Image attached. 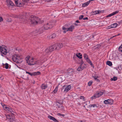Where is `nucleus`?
I'll use <instances>...</instances> for the list:
<instances>
[{"label":"nucleus","mask_w":122,"mask_h":122,"mask_svg":"<svg viewBox=\"0 0 122 122\" xmlns=\"http://www.w3.org/2000/svg\"><path fill=\"white\" fill-rule=\"evenodd\" d=\"M90 0L89 1H88V2H89V3H90V2L91 1H93V0Z\"/></svg>","instance_id":"obj_60"},{"label":"nucleus","mask_w":122,"mask_h":122,"mask_svg":"<svg viewBox=\"0 0 122 122\" xmlns=\"http://www.w3.org/2000/svg\"><path fill=\"white\" fill-rule=\"evenodd\" d=\"M74 28V26L73 25H71L68 28H66L65 27H63L62 28L63 30H66L67 31H72Z\"/></svg>","instance_id":"obj_10"},{"label":"nucleus","mask_w":122,"mask_h":122,"mask_svg":"<svg viewBox=\"0 0 122 122\" xmlns=\"http://www.w3.org/2000/svg\"><path fill=\"white\" fill-rule=\"evenodd\" d=\"M92 81H90L89 82H88V85L89 86H91L92 85Z\"/></svg>","instance_id":"obj_40"},{"label":"nucleus","mask_w":122,"mask_h":122,"mask_svg":"<svg viewBox=\"0 0 122 122\" xmlns=\"http://www.w3.org/2000/svg\"><path fill=\"white\" fill-rule=\"evenodd\" d=\"M45 30L43 26L41 28H40L39 30L38 31H36V32H37L39 34H40L42 33L44 31V30Z\"/></svg>","instance_id":"obj_13"},{"label":"nucleus","mask_w":122,"mask_h":122,"mask_svg":"<svg viewBox=\"0 0 122 122\" xmlns=\"http://www.w3.org/2000/svg\"><path fill=\"white\" fill-rule=\"evenodd\" d=\"M119 50L120 51L122 52V44L119 48Z\"/></svg>","instance_id":"obj_36"},{"label":"nucleus","mask_w":122,"mask_h":122,"mask_svg":"<svg viewBox=\"0 0 122 122\" xmlns=\"http://www.w3.org/2000/svg\"><path fill=\"white\" fill-rule=\"evenodd\" d=\"M5 109V110L7 111H8V110L9 109V108L7 107Z\"/></svg>","instance_id":"obj_49"},{"label":"nucleus","mask_w":122,"mask_h":122,"mask_svg":"<svg viewBox=\"0 0 122 122\" xmlns=\"http://www.w3.org/2000/svg\"><path fill=\"white\" fill-rule=\"evenodd\" d=\"M47 86L46 85L44 84H43L41 86V88L42 89H45L47 88Z\"/></svg>","instance_id":"obj_20"},{"label":"nucleus","mask_w":122,"mask_h":122,"mask_svg":"<svg viewBox=\"0 0 122 122\" xmlns=\"http://www.w3.org/2000/svg\"><path fill=\"white\" fill-rule=\"evenodd\" d=\"M8 63H6L5 64V68L6 69H7L8 68Z\"/></svg>","instance_id":"obj_41"},{"label":"nucleus","mask_w":122,"mask_h":122,"mask_svg":"<svg viewBox=\"0 0 122 122\" xmlns=\"http://www.w3.org/2000/svg\"><path fill=\"white\" fill-rule=\"evenodd\" d=\"M7 5L9 6H14V4L12 1L10 0H7Z\"/></svg>","instance_id":"obj_14"},{"label":"nucleus","mask_w":122,"mask_h":122,"mask_svg":"<svg viewBox=\"0 0 122 122\" xmlns=\"http://www.w3.org/2000/svg\"><path fill=\"white\" fill-rule=\"evenodd\" d=\"M0 52L1 53V55L2 56H3V54L6 55L7 53H8V52L6 48L4 47H2L1 46L0 50Z\"/></svg>","instance_id":"obj_7"},{"label":"nucleus","mask_w":122,"mask_h":122,"mask_svg":"<svg viewBox=\"0 0 122 122\" xmlns=\"http://www.w3.org/2000/svg\"><path fill=\"white\" fill-rule=\"evenodd\" d=\"M103 94V92H97L96 94V97H99L101 96Z\"/></svg>","instance_id":"obj_19"},{"label":"nucleus","mask_w":122,"mask_h":122,"mask_svg":"<svg viewBox=\"0 0 122 122\" xmlns=\"http://www.w3.org/2000/svg\"><path fill=\"white\" fill-rule=\"evenodd\" d=\"M92 77L95 80L97 81H100L99 80L97 79V78H98V76H93Z\"/></svg>","instance_id":"obj_27"},{"label":"nucleus","mask_w":122,"mask_h":122,"mask_svg":"<svg viewBox=\"0 0 122 122\" xmlns=\"http://www.w3.org/2000/svg\"><path fill=\"white\" fill-rule=\"evenodd\" d=\"M61 114L60 113H59L58 114V115H59V116H61Z\"/></svg>","instance_id":"obj_59"},{"label":"nucleus","mask_w":122,"mask_h":122,"mask_svg":"<svg viewBox=\"0 0 122 122\" xmlns=\"http://www.w3.org/2000/svg\"><path fill=\"white\" fill-rule=\"evenodd\" d=\"M86 61L89 63L91 66H92L93 65V64L91 61L88 58V55L86 54H85L83 55Z\"/></svg>","instance_id":"obj_9"},{"label":"nucleus","mask_w":122,"mask_h":122,"mask_svg":"<svg viewBox=\"0 0 122 122\" xmlns=\"http://www.w3.org/2000/svg\"><path fill=\"white\" fill-rule=\"evenodd\" d=\"M6 117L7 118L10 119H11V118H10V115H7L6 116Z\"/></svg>","instance_id":"obj_44"},{"label":"nucleus","mask_w":122,"mask_h":122,"mask_svg":"<svg viewBox=\"0 0 122 122\" xmlns=\"http://www.w3.org/2000/svg\"><path fill=\"white\" fill-rule=\"evenodd\" d=\"M53 23L52 22H49L45 24L43 27L45 30H47L52 27L53 26Z\"/></svg>","instance_id":"obj_3"},{"label":"nucleus","mask_w":122,"mask_h":122,"mask_svg":"<svg viewBox=\"0 0 122 122\" xmlns=\"http://www.w3.org/2000/svg\"><path fill=\"white\" fill-rule=\"evenodd\" d=\"M61 116H63L64 117L65 116V115L64 114H61Z\"/></svg>","instance_id":"obj_62"},{"label":"nucleus","mask_w":122,"mask_h":122,"mask_svg":"<svg viewBox=\"0 0 122 122\" xmlns=\"http://www.w3.org/2000/svg\"><path fill=\"white\" fill-rule=\"evenodd\" d=\"M2 105L4 107V109L6 108L7 107L6 106V105H5L4 104V105Z\"/></svg>","instance_id":"obj_48"},{"label":"nucleus","mask_w":122,"mask_h":122,"mask_svg":"<svg viewBox=\"0 0 122 122\" xmlns=\"http://www.w3.org/2000/svg\"><path fill=\"white\" fill-rule=\"evenodd\" d=\"M117 23H114L110 25L109 26H108V27H109V29L110 28H114L116 27L117 26Z\"/></svg>","instance_id":"obj_18"},{"label":"nucleus","mask_w":122,"mask_h":122,"mask_svg":"<svg viewBox=\"0 0 122 122\" xmlns=\"http://www.w3.org/2000/svg\"><path fill=\"white\" fill-rule=\"evenodd\" d=\"M12 58L13 61L17 64H18L21 62V58L20 56L18 55H14L12 56Z\"/></svg>","instance_id":"obj_2"},{"label":"nucleus","mask_w":122,"mask_h":122,"mask_svg":"<svg viewBox=\"0 0 122 122\" xmlns=\"http://www.w3.org/2000/svg\"><path fill=\"white\" fill-rule=\"evenodd\" d=\"M3 19L2 17L0 16V22H1L2 21H3Z\"/></svg>","instance_id":"obj_46"},{"label":"nucleus","mask_w":122,"mask_h":122,"mask_svg":"<svg viewBox=\"0 0 122 122\" xmlns=\"http://www.w3.org/2000/svg\"><path fill=\"white\" fill-rule=\"evenodd\" d=\"M66 86H63L61 89V91H62L64 90V89H65Z\"/></svg>","instance_id":"obj_42"},{"label":"nucleus","mask_w":122,"mask_h":122,"mask_svg":"<svg viewBox=\"0 0 122 122\" xmlns=\"http://www.w3.org/2000/svg\"><path fill=\"white\" fill-rule=\"evenodd\" d=\"M15 17L16 18H19L20 19V20L23 21H24L25 20H26V16L25 15H23L20 16L16 15L15 16Z\"/></svg>","instance_id":"obj_6"},{"label":"nucleus","mask_w":122,"mask_h":122,"mask_svg":"<svg viewBox=\"0 0 122 122\" xmlns=\"http://www.w3.org/2000/svg\"><path fill=\"white\" fill-rule=\"evenodd\" d=\"M58 90V87H56L55 89L54 90V92H56Z\"/></svg>","instance_id":"obj_45"},{"label":"nucleus","mask_w":122,"mask_h":122,"mask_svg":"<svg viewBox=\"0 0 122 122\" xmlns=\"http://www.w3.org/2000/svg\"><path fill=\"white\" fill-rule=\"evenodd\" d=\"M14 118H11V119H10V120L11 121H13L14 120Z\"/></svg>","instance_id":"obj_53"},{"label":"nucleus","mask_w":122,"mask_h":122,"mask_svg":"<svg viewBox=\"0 0 122 122\" xmlns=\"http://www.w3.org/2000/svg\"><path fill=\"white\" fill-rule=\"evenodd\" d=\"M120 35V34H118L117 35V36H118L119 35ZM117 36V35H116V36H113V37H112L111 38H113L114 37L116 36Z\"/></svg>","instance_id":"obj_54"},{"label":"nucleus","mask_w":122,"mask_h":122,"mask_svg":"<svg viewBox=\"0 0 122 122\" xmlns=\"http://www.w3.org/2000/svg\"><path fill=\"white\" fill-rule=\"evenodd\" d=\"M117 77L116 76H114L113 78H111V81H115L116 80H117Z\"/></svg>","instance_id":"obj_31"},{"label":"nucleus","mask_w":122,"mask_h":122,"mask_svg":"<svg viewBox=\"0 0 122 122\" xmlns=\"http://www.w3.org/2000/svg\"><path fill=\"white\" fill-rule=\"evenodd\" d=\"M100 11H95L92 12V14L93 15H95L100 13Z\"/></svg>","instance_id":"obj_23"},{"label":"nucleus","mask_w":122,"mask_h":122,"mask_svg":"<svg viewBox=\"0 0 122 122\" xmlns=\"http://www.w3.org/2000/svg\"><path fill=\"white\" fill-rule=\"evenodd\" d=\"M107 64L110 66H111L112 65V62L109 61H107Z\"/></svg>","instance_id":"obj_29"},{"label":"nucleus","mask_w":122,"mask_h":122,"mask_svg":"<svg viewBox=\"0 0 122 122\" xmlns=\"http://www.w3.org/2000/svg\"><path fill=\"white\" fill-rule=\"evenodd\" d=\"M84 69V68L82 67V65H81L77 69V70L79 71H80Z\"/></svg>","instance_id":"obj_22"},{"label":"nucleus","mask_w":122,"mask_h":122,"mask_svg":"<svg viewBox=\"0 0 122 122\" xmlns=\"http://www.w3.org/2000/svg\"><path fill=\"white\" fill-rule=\"evenodd\" d=\"M97 98L98 97H96V95L95 94V95H93V96L91 97V99L92 100L93 99H95Z\"/></svg>","instance_id":"obj_35"},{"label":"nucleus","mask_w":122,"mask_h":122,"mask_svg":"<svg viewBox=\"0 0 122 122\" xmlns=\"http://www.w3.org/2000/svg\"><path fill=\"white\" fill-rule=\"evenodd\" d=\"M71 88L70 85H69L68 86H66L65 89H64V92H66L70 90Z\"/></svg>","instance_id":"obj_16"},{"label":"nucleus","mask_w":122,"mask_h":122,"mask_svg":"<svg viewBox=\"0 0 122 122\" xmlns=\"http://www.w3.org/2000/svg\"><path fill=\"white\" fill-rule=\"evenodd\" d=\"M84 17V15H81L79 17V19L80 20H81Z\"/></svg>","instance_id":"obj_39"},{"label":"nucleus","mask_w":122,"mask_h":122,"mask_svg":"<svg viewBox=\"0 0 122 122\" xmlns=\"http://www.w3.org/2000/svg\"><path fill=\"white\" fill-rule=\"evenodd\" d=\"M81 65H82L83 64V61L81 60Z\"/></svg>","instance_id":"obj_55"},{"label":"nucleus","mask_w":122,"mask_h":122,"mask_svg":"<svg viewBox=\"0 0 122 122\" xmlns=\"http://www.w3.org/2000/svg\"><path fill=\"white\" fill-rule=\"evenodd\" d=\"M82 67H83L84 68V69L85 68V67L84 66Z\"/></svg>","instance_id":"obj_64"},{"label":"nucleus","mask_w":122,"mask_h":122,"mask_svg":"<svg viewBox=\"0 0 122 122\" xmlns=\"http://www.w3.org/2000/svg\"><path fill=\"white\" fill-rule=\"evenodd\" d=\"M101 47V45H98L96 46V48L97 49H99Z\"/></svg>","instance_id":"obj_38"},{"label":"nucleus","mask_w":122,"mask_h":122,"mask_svg":"<svg viewBox=\"0 0 122 122\" xmlns=\"http://www.w3.org/2000/svg\"><path fill=\"white\" fill-rule=\"evenodd\" d=\"M54 50H58L63 47V46L62 43H58L53 45Z\"/></svg>","instance_id":"obj_5"},{"label":"nucleus","mask_w":122,"mask_h":122,"mask_svg":"<svg viewBox=\"0 0 122 122\" xmlns=\"http://www.w3.org/2000/svg\"><path fill=\"white\" fill-rule=\"evenodd\" d=\"M30 57L29 56H27L25 58L26 61V62L29 65H33L35 64V61L34 62V59L32 58V59L30 60L29 61V59Z\"/></svg>","instance_id":"obj_4"},{"label":"nucleus","mask_w":122,"mask_h":122,"mask_svg":"<svg viewBox=\"0 0 122 122\" xmlns=\"http://www.w3.org/2000/svg\"><path fill=\"white\" fill-rule=\"evenodd\" d=\"M16 6H17L21 7L22 5V4L21 3H18V2H17V3H15Z\"/></svg>","instance_id":"obj_26"},{"label":"nucleus","mask_w":122,"mask_h":122,"mask_svg":"<svg viewBox=\"0 0 122 122\" xmlns=\"http://www.w3.org/2000/svg\"><path fill=\"white\" fill-rule=\"evenodd\" d=\"M104 103L106 104H109L108 102V100H105L104 101Z\"/></svg>","instance_id":"obj_37"},{"label":"nucleus","mask_w":122,"mask_h":122,"mask_svg":"<svg viewBox=\"0 0 122 122\" xmlns=\"http://www.w3.org/2000/svg\"><path fill=\"white\" fill-rule=\"evenodd\" d=\"M83 19L84 20H88V18L87 17H85L84 18H83Z\"/></svg>","instance_id":"obj_51"},{"label":"nucleus","mask_w":122,"mask_h":122,"mask_svg":"<svg viewBox=\"0 0 122 122\" xmlns=\"http://www.w3.org/2000/svg\"><path fill=\"white\" fill-rule=\"evenodd\" d=\"M80 98L81 99H82L83 101L85 102V97L83 96H81L80 97Z\"/></svg>","instance_id":"obj_34"},{"label":"nucleus","mask_w":122,"mask_h":122,"mask_svg":"<svg viewBox=\"0 0 122 122\" xmlns=\"http://www.w3.org/2000/svg\"><path fill=\"white\" fill-rule=\"evenodd\" d=\"M67 72L69 74L71 73L73 71V70L72 69H69L67 70Z\"/></svg>","instance_id":"obj_24"},{"label":"nucleus","mask_w":122,"mask_h":122,"mask_svg":"<svg viewBox=\"0 0 122 122\" xmlns=\"http://www.w3.org/2000/svg\"><path fill=\"white\" fill-rule=\"evenodd\" d=\"M22 0L24 2H27L29 0Z\"/></svg>","instance_id":"obj_50"},{"label":"nucleus","mask_w":122,"mask_h":122,"mask_svg":"<svg viewBox=\"0 0 122 122\" xmlns=\"http://www.w3.org/2000/svg\"><path fill=\"white\" fill-rule=\"evenodd\" d=\"M51 120H52L53 121L55 122H59L58 120H57L56 119H55L53 117Z\"/></svg>","instance_id":"obj_33"},{"label":"nucleus","mask_w":122,"mask_h":122,"mask_svg":"<svg viewBox=\"0 0 122 122\" xmlns=\"http://www.w3.org/2000/svg\"><path fill=\"white\" fill-rule=\"evenodd\" d=\"M64 30V31H63L64 33H66V31H67L66 30Z\"/></svg>","instance_id":"obj_52"},{"label":"nucleus","mask_w":122,"mask_h":122,"mask_svg":"<svg viewBox=\"0 0 122 122\" xmlns=\"http://www.w3.org/2000/svg\"><path fill=\"white\" fill-rule=\"evenodd\" d=\"M26 73L27 74H29V75H30L31 76H32L33 75L35 76V75H39L40 74V72L39 71H37L36 72H35L31 73L27 71H26Z\"/></svg>","instance_id":"obj_11"},{"label":"nucleus","mask_w":122,"mask_h":122,"mask_svg":"<svg viewBox=\"0 0 122 122\" xmlns=\"http://www.w3.org/2000/svg\"><path fill=\"white\" fill-rule=\"evenodd\" d=\"M89 2L88 1L86 2L83 4L82 5V7H84L86 6L89 4Z\"/></svg>","instance_id":"obj_21"},{"label":"nucleus","mask_w":122,"mask_h":122,"mask_svg":"<svg viewBox=\"0 0 122 122\" xmlns=\"http://www.w3.org/2000/svg\"><path fill=\"white\" fill-rule=\"evenodd\" d=\"M56 106L57 107L61 108L62 109H63L64 107L62 106V103L61 102H57L56 103Z\"/></svg>","instance_id":"obj_12"},{"label":"nucleus","mask_w":122,"mask_h":122,"mask_svg":"<svg viewBox=\"0 0 122 122\" xmlns=\"http://www.w3.org/2000/svg\"><path fill=\"white\" fill-rule=\"evenodd\" d=\"M35 64H40L41 63V60H38L35 61Z\"/></svg>","instance_id":"obj_25"},{"label":"nucleus","mask_w":122,"mask_h":122,"mask_svg":"<svg viewBox=\"0 0 122 122\" xmlns=\"http://www.w3.org/2000/svg\"><path fill=\"white\" fill-rule=\"evenodd\" d=\"M79 122H85L84 121H81L80 120L79 121Z\"/></svg>","instance_id":"obj_56"},{"label":"nucleus","mask_w":122,"mask_h":122,"mask_svg":"<svg viewBox=\"0 0 122 122\" xmlns=\"http://www.w3.org/2000/svg\"><path fill=\"white\" fill-rule=\"evenodd\" d=\"M76 56L79 58H82V55L80 53H79L78 54L77 53L76 54Z\"/></svg>","instance_id":"obj_28"},{"label":"nucleus","mask_w":122,"mask_h":122,"mask_svg":"<svg viewBox=\"0 0 122 122\" xmlns=\"http://www.w3.org/2000/svg\"><path fill=\"white\" fill-rule=\"evenodd\" d=\"M3 79H4V78H3L2 79H1V80H3Z\"/></svg>","instance_id":"obj_63"},{"label":"nucleus","mask_w":122,"mask_h":122,"mask_svg":"<svg viewBox=\"0 0 122 122\" xmlns=\"http://www.w3.org/2000/svg\"><path fill=\"white\" fill-rule=\"evenodd\" d=\"M76 22L77 23H80L79 21L78 20H77L76 21Z\"/></svg>","instance_id":"obj_58"},{"label":"nucleus","mask_w":122,"mask_h":122,"mask_svg":"<svg viewBox=\"0 0 122 122\" xmlns=\"http://www.w3.org/2000/svg\"><path fill=\"white\" fill-rule=\"evenodd\" d=\"M8 111L9 112H10L11 113L12 112H13V110H12V109L11 108H9V110Z\"/></svg>","instance_id":"obj_43"},{"label":"nucleus","mask_w":122,"mask_h":122,"mask_svg":"<svg viewBox=\"0 0 122 122\" xmlns=\"http://www.w3.org/2000/svg\"><path fill=\"white\" fill-rule=\"evenodd\" d=\"M29 21L31 24L36 25L38 24H40L42 22L40 21V20L37 17L32 15L29 18Z\"/></svg>","instance_id":"obj_1"},{"label":"nucleus","mask_w":122,"mask_h":122,"mask_svg":"<svg viewBox=\"0 0 122 122\" xmlns=\"http://www.w3.org/2000/svg\"><path fill=\"white\" fill-rule=\"evenodd\" d=\"M11 116H12L13 117V116H14V114L12 113V114L11 115Z\"/></svg>","instance_id":"obj_61"},{"label":"nucleus","mask_w":122,"mask_h":122,"mask_svg":"<svg viewBox=\"0 0 122 122\" xmlns=\"http://www.w3.org/2000/svg\"><path fill=\"white\" fill-rule=\"evenodd\" d=\"M108 101L109 103V104L112 105L113 103V102L112 100L108 99Z\"/></svg>","instance_id":"obj_30"},{"label":"nucleus","mask_w":122,"mask_h":122,"mask_svg":"<svg viewBox=\"0 0 122 122\" xmlns=\"http://www.w3.org/2000/svg\"><path fill=\"white\" fill-rule=\"evenodd\" d=\"M53 117L51 116H48V117L51 120Z\"/></svg>","instance_id":"obj_47"},{"label":"nucleus","mask_w":122,"mask_h":122,"mask_svg":"<svg viewBox=\"0 0 122 122\" xmlns=\"http://www.w3.org/2000/svg\"><path fill=\"white\" fill-rule=\"evenodd\" d=\"M89 106L90 107H98L97 106L96 104H94L92 105H89Z\"/></svg>","instance_id":"obj_32"},{"label":"nucleus","mask_w":122,"mask_h":122,"mask_svg":"<svg viewBox=\"0 0 122 122\" xmlns=\"http://www.w3.org/2000/svg\"><path fill=\"white\" fill-rule=\"evenodd\" d=\"M15 3H16L18 1V0H15Z\"/></svg>","instance_id":"obj_57"},{"label":"nucleus","mask_w":122,"mask_h":122,"mask_svg":"<svg viewBox=\"0 0 122 122\" xmlns=\"http://www.w3.org/2000/svg\"><path fill=\"white\" fill-rule=\"evenodd\" d=\"M56 36V35L55 33H53L51 35L48 36V38L50 39H52L55 38Z\"/></svg>","instance_id":"obj_15"},{"label":"nucleus","mask_w":122,"mask_h":122,"mask_svg":"<svg viewBox=\"0 0 122 122\" xmlns=\"http://www.w3.org/2000/svg\"><path fill=\"white\" fill-rule=\"evenodd\" d=\"M118 13V11H116L115 12H113L112 14H109L106 16L107 17H111L112 16L114 15L117 13Z\"/></svg>","instance_id":"obj_17"},{"label":"nucleus","mask_w":122,"mask_h":122,"mask_svg":"<svg viewBox=\"0 0 122 122\" xmlns=\"http://www.w3.org/2000/svg\"><path fill=\"white\" fill-rule=\"evenodd\" d=\"M54 50H55L54 48L53 45H52L47 48L45 50V51L46 52L48 53L51 52Z\"/></svg>","instance_id":"obj_8"}]
</instances>
